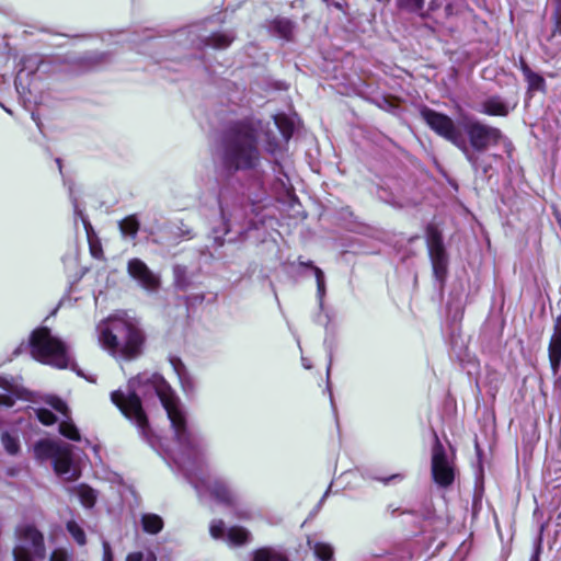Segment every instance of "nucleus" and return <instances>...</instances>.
I'll use <instances>...</instances> for the list:
<instances>
[{
    "label": "nucleus",
    "instance_id": "f704fd0d",
    "mask_svg": "<svg viewBox=\"0 0 561 561\" xmlns=\"http://www.w3.org/2000/svg\"><path fill=\"white\" fill-rule=\"evenodd\" d=\"M47 403L57 412L61 413L65 416H68L69 409L67 403L60 399L59 397H51L47 400Z\"/></svg>",
    "mask_w": 561,
    "mask_h": 561
},
{
    "label": "nucleus",
    "instance_id": "79ce46f5",
    "mask_svg": "<svg viewBox=\"0 0 561 561\" xmlns=\"http://www.w3.org/2000/svg\"><path fill=\"white\" fill-rule=\"evenodd\" d=\"M518 67L524 77L527 76L530 71H533L524 57H519Z\"/></svg>",
    "mask_w": 561,
    "mask_h": 561
},
{
    "label": "nucleus",
    "instance_id": "1a4fd4ad",
    "mask_svg": "<svg viewBox=\"0 0 561 561\" xmlns=\"http://www.w3.org/2000/svg\"><path fill=\"white\" fill-rule=\"evenodd\" d=\"M470 147L477 152H484L501 142L503 134L500 128L471 119L465 125Z\"/></svg>",
    "mask_w": 561,
    "mask_h": 561
},
{
    "label": "nucleus",
    "instance_id": "bb28decb",
    "mask_svg": "<svg viewBox=\"0 0 561 561\" xmlns=\"http://www.w3.org/2000/svg\"><path fill=\"white\" fill-rule=\"evenodd\" d=\"M59 433L66 438L79 442L81 439L77 426L71 421H62L59 423Z\"/></svg>",
    "mask_w": 561,
    "mask_h": 561
},
{
    "label": "nucleus",
    "instance_id": "de8ad7c7",
    "mask_svg": "<svg viewBox=\"0 0 561 561\" xmlns=\"http://www.w3.org/2000/svg\"><path fill=\"white\" fill-rule=\"evenodd\" d=\"M379 480L381 482H383L385 484H388L390 481H394V480L402 481L403 480V474L396 473V474H391V476H389L387 478H380Z\"/></svg>",
    "mask_w": 561,
    "mask_h": 561
},
{
    "label": "nucleus",
    "instance_id": "ea45409f",
    "mask_svg": "<svg viewBox=\"0 0 561 561\" xmlns=\"http://www.w3.org/2000/svg\"><path fill=\"white\" fill-rule=\"evenodd\" d=\"M444 13H445V18L449 19L451 16L458 15L460 13V10L458 9V7L455 3L448 2L444 7Z\"/></svg>",
    "mask_w": 561,
    "mask_h": 561
},
{
    "label": "nucleus",
    "instance_id": "ddd939ff",
    "mask_svg": "<svg viewBox=\"0 0 561 561\" xmlns=\"http://www.w3.org/2000/svg\"><path fill=\"white\" fill-rule=\"evenodd\" d=\"M514 107L515 105L510 106L501 95L494 94L481 103L480 112L488 116L506 117Z\"/></svg>",
    "mask_w": 561,
    "mask_h": 561
},
{
    "label": "nucleus",
    "instance_id": "c756f323",
    "mask_svg": "<svg viewBox=\"0 0 561 561\" xmlns=\"http://www.w3.org/2000/svg\"><path fill=\"white\" fill-rule=\"evenodd\" d=\"M79 499L85 507H93L96 502V495L92 488L89 485H81L79 489Z\"/></svg>",
    "mask_w": 561,
    "mask_h": 561
},
{
    "label": "nucleus",
    "instance_id": "c03bdc74",
    "mask_svg": "<svg viewBox=\"0 0 561 561\" xmlns=\"http://www.w3.org/2000/svg\"><path fill=\"white\" fill-rule=\"evenodd\" d=\"M541 551H542L541 539H539L529 561H540Z\"/></svg>",
    "mask_w": 561,
    "mask_h": 561
},
{
    "label": "nucleus",
    "instance_id": "393cba45",
    "mask_svg": "<svg viewBox=\"0 0 561 561\" xmlns=\"http://www.w3.org/2000/svg\"><path fill=\"white\" fill-rule=\"evenodd\" d=\"M524 79L527 82L528 91L546 92V80L541 75L535 71H530L527 76L524 77Z\"/></svg>",
    "mask_w": 561,
    "mask_h": 561
},
{
    "label": "nucleus",
    "instance_id": "0eeeda50",
    "mask_svg": "<svg viewBox=\"0 0 561 561\" xmlns=\"http://www.w3.org/2000/svg\"><path fill=\"white\" fill-rule=\"evenodd\" d=\"M431 474L433 481L443 489L451 486L456 478L455 466L448 460L446 449L436 433L432 445Z\"/></svg>",
    "mask_w": 561,
    "mask_h": 561
},
{
    "label": "nucleus",
    "instance_id": "39448f33",
    "mask_svg": "<svg viewBox=\"0 0 561 561\" xmlns=\"http://www.w3.org/2000/svg\"><path fill=\"white\" fill-rule=\"evenodd\" d=\"M420 116L431 130L460 149L470 163H476V158L469 152L468 146L451 117L426 105L420 108Z\"/></svg>",
    "mask_w": 561,
    "mask_h": 561
},
{
    "label": "nucleus",
    "instance_id": "f3484780",
    "mask_svg": "<svg viewBox=\"0 0 561 561\" xmlns=\"http://www.w3.org/2000/svg\"><path fill=\"white\" fill-rule=\"evenodd\" d=\"M227 540L233 547L245 546L251 542L252 535L243 526L234 525L227 530Z\"/></svg>",
    "mask_w": 561,
    "mask_h": 561
},
{
    "label": "nucleus",
    "instance_id": "412c9836",
    "mask_svg": "<svg viewBox=\"0 0 561 561\" xmlns=\"http://www.w3.org/2000/svg\"><path fill=\"white\" fill-rule=\"evenodd\" d=\"M274 122L285 141H288L294 134V123L285 114L274 116Z\"/></svg>",
    "mask_w": 561,
    "mask_h": 561
},
{
    "label": "nucleus",
    "instance_id": "8fccbe9b",
    "mask_svg": "<svg viewBox=\"0 0 561 561\" xmlns=\"http://www.w3.org/2000/svg\"><path fill=\"white\" fill-rule=\"evenodd\" d=\"M423 27H424L425 30H427V31H428L430 33H432V34H434V33H435V28H434L432 25L427 24V23L423 24Z\"/></svg>",
    "mask_w": 561,
    "mask_h": 561
},
{
    "label": "nucleus",
    "instance_id": "09e8293b",
    "mask_svg": "<svg viewBox=\"0 0 561 561\" xmlns=\"http://www.w3.org/2000/svg\"><path fill=\"white\" fill-rule=\"evenodd\" d=\"M299 265L302 266V267L311 270L314 275H316L317 268H319L317 265H314V263L312 261L304 262V261L299 260Z\"/></svg>",
    "mask_w": 561,
    "mask_h": 561
},
{
    "label": "nucleus",
    "instance_id": "b1692460",
    "mask_svg": "<svg viewBox=\"0 0 561 561\" xmlns=\"http://www.w3.org/2000/svg\"><path fill=\"white\" fill-rule=\"evenodd\" d=\"M233 41L228 34L215 32L211 33L205 41V44L217 49L227 48Z\"/></svg>",
    "mask_w": 561,
    "mask_h": 561
},
{
    "label": "nucleus",
    "instance_id": "423d86ee",
    "mask_svg": "<svg viewBox=\"0 0 561 561\" xmlns=\"http://www.w3.org/2000/svg\"><path fill=\"white\" fill-rule=\"evenodd\" d=\"M14 534L21 542L13 548L14 561H33L34 558H45V538L34 524L18 525Z\"/></svg>",
    "mask_w": 561,
    "mask_h": 561
},
{
    "label": "nucleus",
    "instance_id": "cd10ccee",
    "mask_svg": "<svg viewBox=\"0 0 561 561\" xmlns=\"http://www.w3.org/2000/svg\"><path fill=\"white\" fill-rule=\"evenodd\" d=\"M66 528H67L68 533L71 535V537L73 538V540L79 546H84L87 543V537H85L84 530L75 520L67 522Z\"/></svg>",
    "mask_w": 561,
    "mask_h": 561
},
{
    "label": "nucleus",
    "instance_id": "20e7f679",
    "mask_svg": "<svg viewBox=\"0 0 561 561\" xmlns=\"http://www.w3.org/2000/svg\"><path fill=\"white\" fill-rule=\"evenodd\" d=\"M31 355L38 362L65 369L68 366V354L65 343L51 335L47 327H38L32 331L28 340Z\"/></svg>",
    "mask_w": 561,
    "mask_h": 561
},
{
    "label": "nucleus",
    "instance_id": "7c9ffc66",
    "mask_svg": "<svg viewBox=\"0 0 561 561\" xmlns=\"http://www.w3.org/2000/svg\"><path fill=\"white\" fill-rule=\"evenodd\" d=\"M313 552L321 561H330L333 558V548L325 542H316L313 546Z\"/></svg>",
    "mask_w": 561,
    "mask_h": 561
},
{
    "label": "nucleus",
    "instance_id": "a19ab883",
    "mask_svg": "<svg viewBox=\"0 0 561 561\" xmlns=\"http://www.w3.org/2000/svg\"><path fill=\"white\" fill-rule=\"evenodd\" d=\"M103 558L102 561H114L111 545L107 541H103Z\"/></svg>",
    "mask_w": 561,
    "mask_h": 561
},
{
    "label": "nucleus",
    "instance_id": "f8f14e48",
    "mask_svg": "<svg viewBox=\"0 0 561 561\" xmlns=\"http://www.w3.org/2000/svg\"><path fill=\"white\" fill-rule=\"evenodd\" d=\"M129 276L136 279L145 289L157 290L160 286V278L140 259H130L127 263Z\"/></svg>",
    "mask_w": 561,
    "mask_h": 561
},
{
    "label": "nucleus",
    "instance_id": "9d476101",
    "mask_svg": "<svg viewBox=\"0 0 561 561\" xmlns=\"http://www.w3.org/2000/svg\"><path fill=\"white\" fill-rule=\"evenodd\" d=\"M111 400L122 414L135 422L142 432L149 428V420L142 408L141 399L135 391L125 394L122 390H114L111 392Z\"/></svg>",
    "mask_w": 561,
    "mask_h": 561
},
{
    "label": "nucleus",
    "instance_id": "9b49d317",
    "mask_svg": "<svg viewBox=\"0 0 561 561\" xmlns=\"http://www.w3.org/2000/svg\"><path fill=\"white\" fill-rule=\"evenodd\" d=\"M385 513L389 515L390 517L398 516H409V520H400L401 527L403 530L409 533L410 536H419L421 534H424L426 531L423 523L434 519L435 513L432 511H427L424 514H420L416 511H408V510H401L398 506H394L393 504H389L386 507Z\"/></svg>",
    "mask_w": 561,
    "mask_h": 561
},
{
    "label": "nucleus",
    "instance_id": "603ef678",
    "mask_svg": "<svg viewBox=\"0 0 561 561\" xmlns=\"http://www.w3.org/2000/svg\"><path fill=\"white\" fill-rule=\"evenodd\" d=\"M56 162L58 163L59 169H61V160L58 158V159H56Z\"/></svg>",
    "mask_w": 561,
    "mask_h": 561
},
{
    "label": "nucleus",
    "instance_id": "6e6552de",
    "mask_svg": "<svg viewBox=\"0 0 561 561\" xmlns=\"http://www.w3.org/2000/svg\"><path fill=\"white\" fill-rule=\"evenodd\" d=\"M426 244L433 273L439 282H444L448 273V255L444 245L443 233L434 224L425 228Z\"/></svg>",
    "mask_w": 561,
    "mask_h": 561
},
{
    "label": "nucleus",
    "instance_id": "e433bc0d",
    "mask_svg": "<svg viewBox=\"0 0 561 561\" xmlns=\"http://www.w3.org/2000/svg\"><path fill=\"white\" fill-rule=\"evenodd\" d=\"M440 2L438 0H431L428 2V7H427V10L424 11H420L419 13V16L422 19V20H426V19H430L431 16V13L432 12H435L436 10H438L440 8Z\"/></svg>",
    "mask_w": 561,
    "mask_h": 561
},
{
    "label": "nucleus",
    "instance_id": "2eb2a0df",
    "mask_svg": "<svg viewBox=\"0 0 561 561\" xmlns=\"http://www.w3.org/2000/svg\"><path fill=\"white\" fill-rule=\"evenodd\" d=\"M210 495L219 503L227 506L234 505V495L228 484L221 480L214 481L209 486Z\"/></svg>",
    "mask_w": 561,
    "mask_h": 561
},
{
    "label": "nucleus",
    "instance_id": "4c0bfd02",
    "mask_svg": "<svg viewBox=\"0 0 561 561\" xmlns=\"http://www.w3.org/2000/svg\"><path fill=\"white\" fill-rule=\"evenodd\" d=\"M552 340L561 341V313L553 321Z\"/></svg>",
    "mask_w": 561,
    "mask_h": 561
},
{
    "label": "nucleus",
    "instance_id": "a211bd4d",
    "mask_svg": "<svg viewBox=\"0 0 561 561\" xmlns=\"http://www.w3.org/2000/svg\"><path fill=\"white\" fill-rule=\"evenodd\" d=\"M252 561H289L288 557L272 547H261L252 552Z\"/></svg>",
    "mask_w": 561,
    "mask_h": 561
},
{
    "label": "nucleus",
    "instance_id": "473e14b6",
    "mask_svg": "<svg viewBox=\"0 0 561 561\" xmlns=\"http://www.w3.org/2000/svg\"><path fill=\"white\" fill-rule=\"evenodd\" d=\"M554 10L552 13V22H553V35H561V0H553Z\"/></svg>",
    "mask_w": 561,
    "mask_h": 561
},
{
    "label": "nucleus",
    "instance_id": "72a5a7b5",
    "mask_svg": "<svg viewBox=\"0 0 561 561\" xmlns=\"http://www.w3.org/2000/svg\"><path fill=\"white\" fill-rule=\"evenodd\" d=\"M225 522L222 519H214L209 525V534L214 539H222L225 537Z\"/></svg>",
    "mask_w": 561,
    "mask_h": 561
},
{
    "label": "nucleus",
    "instance_id": "7ed1b4c3",
    "mask_svg": "<svg viewBox=\"0 0 561 561\" xmlns=\"http://www.w3.org/2000/svg\"><path fill=\"white\" fill-rule=\"evenodd\" d=\"M99 341L111 355L133 360L142 354L146 335L136 324L115 319L101 329Z\"/></svg>",
    "mask_w": 561,
    "mask_h": 561
},
{
    "label": "nucleus",
    "instance_id": "c85d7f7f",
    "mask_svg": "<svg viewBox=\"0 0 561 561\" xmlns=\"http://www.w3.org/2000/svg\"><path fill=\"white\" fill-rule=\"evenodd\" d=\"M1 443L5 451L10 455H16L20 451L19 439L11 435L9 432H3L1 434Z\"/></svg>",
    "mask_w": 561,
    "mask_h": 561
},
{
    "label": "nucleus",
    "instance_id": "4be33fe9",
    "mask_svg": "<svg viewBox=\"0 0 561 561\" xmlns=\"http://www.w3.org/2000/svg\"><path fill=\"white\" fill-rule=\"evenodd\" d=\"M548 357L552 371L558 373L561 366V341L549 340Z\"/></svg>",
    "mask_w": 561,
    "mask_h": 561
},
{
    "label": "nucleus",
    "instance_id": "6ab92c4d",
    "mask_svg": "<svg viewBox=\"0 0 561 561\" xmlns=\"http://www.w3.org/2000/svg\"><path fill=\"white\" fill-rule=\"evenodd\" d=\"M271 30L276 33L280 38L286 41L293 39L294 24L289 19L275 18L271 21Z\"/></svg>",
    "mask_w": 561,
    "mask_h": 561
},
{
    "label": "nucleus",
    "instance_id": "f03ea898",
    "mask_svg": "<svg viewBox=\"0 0 561 561\" xmlns=\"http://www.w3.org/2000/svg\"><path fill=\"white\" fill-rule=\"evenodd\" d=\"M139 388H150L159 398L170 420L176 443L187 449L194 448L193 435L187 427V420L180 405V400L165 378L159 373H141L134 378Z\"/></svg>",
    "mask_w": 561,
    "mask_h": 561
},
{
    "label": "nucleus",
    "instance_id": "a878e982",
    "mask_svg": "<svg viewBox=\"0 0 561 561\" xmlns=\"http://www.w3.org/2000/svg\"><path fill=\"white\" fill-rule=\"evenodd\" d=\"M425 0H396V7L408 13H416L419 15L420 11L424 8Z\"/></svg>",
    "mask_w": 561,
    "mask_h": 561
},
{
    "label": "nucleus",
    "instance_id": "f257e3e1",
    "mask_svg": "<svg viewBox=\"0 0 561 561\" xmlns=\"http://www.w3.org/2000/svg\"><path fill=\"white\" fill-rule=\"evenodd\" d=\"M261 129L262 121L254 116L232 121L224 129L220 137L219 159L229 174L252 171L260 167Z\"/></svg>",
    "mask_w": 561,
    "mask_h": 561
},
{
    "label": "nucleus",
    "instance_id": "58836bf2",
    "mask_svg": "<svg viewBox=\"0 0 561 561\" xmlns=\"http://www.w3.org/2000/svg\"><path fill=\"white\" fill-rule=\"evenodd\" d=\"M49 561H70V559L65 550L56 549L51 552Z\"/></svg>",
    "mask_w": 561,
    "mask_h": 561
},
{
    "label": "nucleus",
    "instance_id": "aec40b11",
    "mask_svg": "<svg viewBox=\"0 0 561 561\" xmlns=\"http://www.w3.org/2000/svg\"><path fill=\"white\" fill-rule=\"evenodd\" d=\"M163 525V519L157 514L146 513L141 516V526L147 534L156 535L160 533Z\"/></svg>",
    "mask_w": 561,
    "mask_h": 561
},
{
    "label": "nucleus",
    "instance_id": "3c124183",
    "mask_svg": "<svg viewBox=\"0 0 561 561\" xmlns=\"http://www.w3.org/2000/svg\"><path fill=\"white\" fill-rule=\"evenodd\" d=\"M146 561H156V557L153 553H150L148 557H147V560Z\"/></svg>",
    "mask_w": 561,
    "mask_h": 561
},
{
    "label": "nucleus",
    "instance_id": "49530a36",
    "mask_svg": "<svg viewBox=\"0 0 561 561\" xmlns=\"http://www.w3.org/2000/svg\"><path fill=\"white\" fill-rule=\"evenodd\" d=\"M90 252H91L92 256L99 257L102 254V248H101L100 243L99 242H96V243L90 242Z\"/></svg>",
    "mask_w": 561,
    "mask_h": 561
},
{
    "label": "nucleus",
    "instance_id": "37998d69",
    "mask_svg": "<svg viewBox=\"0 0 561 561\" xmlns=\"http://www.w3.org/2000/svg\"><path fill=\"white\" fill-rule=\"evenodd\" d=\"M146 560H147V558L145 559L144 553L140 551L130 552L126 557V561H146Z\"/></svg>",
    "mask_w": 561,
    "mask_h": 561
},
{
    "label": "nucleus",
    "instance_id": "c9c22d12",
    "mask_svg": "<svg viewBox=\"0 0 561 561\" xmlns=\"http://www.w3.org/2000/svg\"><path fill=\"white\" fill-rule=\"evenodd\" d=\"M314 277L317 282L318 296L322 298L325 295V279L321 268H317Z\"/></svg>",
    "mask_w": 561,
    "mask_h": 561
},
{
    "label": "nucleus",
    "instance_id": "5701e85b",
    "mask_svg": "<svg viewBox=\"0 0 561 561\" xmlns=\"http://www.w3.org/2000/svg\"><path fill=\"white\" fill-rule=\"evenodd\" d=\"M119 230L124 236L135 237L140 228L139 220L135 215H129L118 222Z\"/></svg>",
    "mask_w": 561,
    "mask_h": 561
},
{
    "label": "nucleus",
    "instance_id": "dca6fc26",
    "mask_svg": "<svg viewBox=\"0 0 561 561\" xmlns=\"http://www.w3.org/2000/svg\"><path fill=\"white\" fill-rule=\"evenodd\" d=\"M62 445L50 439H41L34 445V455L39 460H53Z\"/></svg>",
    "mask_w": 561,
    "mask_h": 561
},
{
    "label": "nucleus",
    "instance_id": "4468645a",
    "mask_svg": "<svg viewBox=\"0 0 561 561\" xmlns=\"http://www.w3.org/2000/svg\"><path fill=\"white\" fill-rule=\"evenodd\" d=\"M72 466V451L69 445L64 444L53 459V468L58 476H66Z\"/></svg>",
    "mask_w": 561,
    "mask_h": 561
},
{
    "label": "nucleus",
    "instance_id": "2f4dec72",
    "mask_svg": "<svg viewBox=\"0 0 561 561\" xmlns=\"http://www.w3.org/2000/svg\"><path fill=\"white\" fill-rule=\"evenodd\" d=\"M37 420L46 426L54 425L57 422V416L46 408H39L35 411Z\"/></svg>",
    "mask_w": 561,
    "mask_h": 561
},
{
    "label": "nucleus",
    "instance_id": "a18cd8bd",
    "mask_svg": "<svg viewBox=\"0 0 561 561\" xmlns=\"http://www.w3.org/2000/svg\"><path fill=\"white\" fill-rule=\"evenodd\" d=\"M279 148V144L275 138L268 139L266 142V150L271 153H274Z\"/></svg>",
    "mask_w": 561,
    "mask_h": 561
}]
</instances>
